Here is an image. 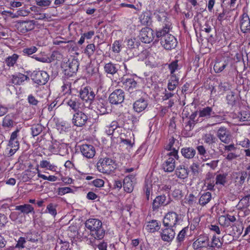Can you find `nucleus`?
I'll use <instances>...</instances> for the list:
<instances>
[{
	"label": "nucleus",
	"mask_w": 250,
	"mask_h": 250,
	"mask_svg": "<svg viewBox=\"0 0 250 250\" xmlns=\"http://www.w3.org/2000/svg\"><path fill=\"white\" fill-rule=\"evenodd\" d=\"M168 28L166 29H157L155 31V36L157 39L160 40L161 45L166 50H171L177 45V41L175 37L169 34L172 28L167 26Z\"/></svg>",
	"instance_id": "nucleus-1"
},
{
	"label": "nucleus",
	"mask_w": 250,
	"mask_h": 250,
	"mask_svg": "<svg viewBox=\"0 0 250 250\" xmlns=\"http://www.w3.org/2000/svg\"><path fill=\"white\" fill-rule=\"evenodd\" d=\"M85 226L89 230L90 235L94 239L102 240L104 236V230L102 222L96 218H90L85 222Z\"/></svg>",
	"instance_id": "nucleus-2"
},
{
	"label": "nucleus",
	"mask_w": 250,
	"mask_h": 250,
	"mask_svg": "<svg viewBox=\"0 0 250 250\" xmlns=\"http://www.w3.org/2000/svg\"><path fill=\"white\" fill-rule=\"evenodd\" d=\"M121 82L125 90L129 93L131 98H136L143 93L142 90L140 89L139 83L132 76L129 77L124 75L122 78Z\"/></svg>",
	"instance_id": "nucleus-3"
},
{
	"label": "nucleus",
	"mask_w": 250,
	"mask_h": 250,
	"mask_svg": "<svg viewBox=\"0 0 250 250\" xmlns=\"http://www.w3.org/2000/svg\"><path fill=\"white\" fill-rule=\"evenodd\" d=\"M96 167L101 173L110 174L116 168L115 161L108 157L101 158L98 160Z\"/></svg>",
	"instance_id": "nucleus-4"
},
{
	"label": "nucleus",
	"mask_w": 250,
	"mask_h": 250,
	"mask_svg": "<svg viewBox=\"0 0 250 250\" xmlns=\"http://www.w3.org/2000/svg\"><path fill=\"white\" fill-rule=\"evenodd\" d=\"M178 150L174 148L172 151L168 152L165 156L162 167L165 171L170 172L175 168V160L178 159Z\"/></svg>",
	"instance_id": "nucleus-5"
},
{
	"label": "nucleus",
	"mask_w": 250,
	"mask_h": 250,
	"mask_svg": "<svg viewBox=\"0 0 250 250\" xmlns=\"http://www.w3.org/2000/svg\"><path fill=\"white\" fill-rule=\"evenodd\" d=\"M179 215L174 211L167 212L165 216L163 224L164 227L174 228L179 221Z\"/></svg>",
	"instance_id": "nucleus-6"
},
{
	"label": "nucleus",
	"mask_w": 250,
	"mask_h": 250,
	"mask_svg": "<svg viewBox=\"0 0 250 250\" xmlns=\"http://www.w3.org/2000/svg\"><path fill=\"white\" fill-rule=\"evenodd\" d=\"M79 95L81 100L89 104L88 107H90L95 97L92 89L88 86L82 88L80 90Z\"/></svg>",
	"instance_id": "nucleus-7"
},
{
	"label": "nucleus",
	"mask_w": 250,
	"mask_h": 250,
	"mask_svg": "<svg viewBox=\"0 0 250 250\" xmlns=\"http://www.w3.org/2000/svg\"><path fill=\"white\" fill-rule=\"evenodd\" d=\"M31 78L34 83L39 85H44L47 82L49 75L44 71H34Z\"/></svg>",
	"instance_id": "nucleus-8"
},
{
	"label": "nucleus",
	"mask_w": 250,
	"mask_h": 250,
	"mask_svg": "<svg viewBox=\"0 0 250 250\" xmlns=\"http://www.w3.org/2000/svg\"><path fill=\"white\" fill-rule=\"evenodd\" d=\"M154 15L160 25L162 26V27L159 29H166V28H168L167 27L168 25L170 26V28H172V23L167 17V14L166 12L158 11L155 13Z\"/></svg>",
	"instance_id": "nucleus-9"
},
{
	"label": "nucleus",
	"mask_w": 250,
	"mask_h": 250,
	"mask_svg": "<svg viewBox=\"0 0 250 250\" xmlns=\"http://www.w3.org/2000/svg\"><path fill=\"white\" fill-rule=\"evenodd\" d=\"M88 120V116L82 110L74 114L72 119V124L78 127H82Z\"/></svg>",
	"instance_id": "nucleus-10"
},
{
	"label": "nucleus",
	"mask_w": 250,
	"mask_h": 250,
	"mask_svg": "<svg viewBox=\"0 0 250 250\" xmlns=\"http://www.w3.org/2000/svg\"><path fill=\"white\" fill-rule=\"evenodd\" d=\"M67 104L75 112L82 110L83 108V104L78 96L72 95L66 101Z\"/></svg>",
	"instance_id": "nucleus-11"
},
{
	"label": "nucleus",
	"mask_w": 250,
	"mask_h": 250,
	"mask_svg": "<svg viewBox=\"0 0 250 250\" xmlns=\"http://www.w3.org/2000/svg\"><path fill=\"white\" fill-rule=\"evenodd\" d=\"M125 99L124 91L121 89H117L112 92L108 98L109 102L113 104L122 103Z\"/></svg>",
	"instance_id": "nucleus-12"
},
{
	"label": "nucleus",
	"mask_w": 250,
	"mask_h": 250,
	"mask_svg": "<svg viewBox=\"0 0 250 250\" xmlns=\"http://www.w3.org/2000/svg\"><path fill=\"white\" fill-rule=\"evenodd\" d=\"M139 37L141 41L146 43H150L155 37L153 30L148 27L143 28L141 29Z\"/></svg>",
	"instance_id": "nucleus-13"
},
{
	"label": "nucleus",
	"mask_w": 250,
	"mask_h": 250,
	"mask_svg": "<svg viewBox=\"0 0 250 250\" xmlns=\"http://www.w3.org/2000/svg\"><path fill=\"white\" fill-rule=\"evenodd\" d=\"M148 104V100L147 97L142 96L133 103V108L135 112L140 113L144 111L147 108Z\"/></svg>",
	"instance_id": "nucleus-14"
},
{
	"label": "nucleus",
	"mask_w": 250,
	"mask_h": 250,
	"mask_svg": "<svg viewBox=\"0 0 250 250\" xmlns=\"http://www.w3.org/2000/svg\"><path fill=\"white\" fill-rule=\"evenodd\" d=\"M175 230L172 227H164L161 229L160 236L161 239L165 242H171L174 238Z\"/></svg>",
	"instance_id": "nucleus-15"
},
{
	"label": "nucleus",
	"mask_w": 250,
	"mask_h": 250,
	"mask_svg": "<svg viewBox=\"0 0 250 250\" xmlns=\"http://www.w3.org/2000/svg\"><path fill=\"white\" fill-rule=\"evenodd\" d=\"M167 197L163 194L158 195L153 200L152 204V208L153 211H158L159 208L161 206H166L170 203V201L166 202Z\"/></svg>",
	"instance_id": "nucleus-16"
},
{
	"label": "nucleus",
	"mask_w": 250,
	"mask_h": 250,
	"mask_svg": "<svg viewBox=\"0 0 250 250\" xmlns=\"http://www.w3.org/2000/svg\"><path fill=\"white\" fill-rule=\"evenodd\" d=\"M17 27L19 32L25 33L33 30L35 28V24L33 21H22L18 23Z\"/></svg>",
	"instance_id": "nucleus-17"
},
{
	"label": "nucleus",
	"mask_w": 250,
	"mask_h": 250,
	"mask_svg": "<svg viewBox=\"0 0 250 250\" xmlns=\"http://www.w3.org/2000/svg\"><path fill=\"white\" fill-rule=\"evenodd\" d=\"M217 136L220 141L225 144H229L230 141L231 135L225 127H221L218 129Z\"/></svg>",
	"instance_id": "nucleus-18"
},
{
	"label": "nucleus",
	"mask_w": 250,
	"mask_h": 250,
	"mask_svg": "<svg viewBox=\"0 0 250 250\" xmlns=\"http://www.w3.org/2000/svg\"><path fill=\"white\" fill-rule=\"evenodd\" d=\"M96 108L99 111V114L101 115L105 114L108 113L107 107L108 106V102L107 100L102 98H97L95 101Z\"/></svg>",
	"instance_id": "nucleus-19"
},
{
	"label": "nucleus",
	"mask_w": 250,
	"mask_h": 250,
	"mask_svg": "<svg viewBox=\"0 0 250 250\" xmlns=\"http://www.w3.org/2000/svg\"><path fill=\"white\" fill-rule=\"evenodd\" d=\"M80 150L83 155L87 158H92L95 155V149L91 145L83 144L80 147Z\"/></svg>",
	"instance_id": "nucleus-20"
},
{
	"label": "nucleus",
	"mask_w": 250,
	"mask_h": 250,
	"mask_svg": "<svg viewBox=\"0 0 250 250\" xmlns=\"http://www.w3.org/2000/svg\"><path fill=\"white\" fill-rule=\"evenodd\" d=\"M194 249L207 248L209 246V238L207 236H200L192 244Z\"/></svg>",
	"instance_id": "nucleus-21"
},
{
	"label": "nucleus",
	"mask_w": 250,
	"mask_h": 250,
	"mask_svg": "<svg viewBox=\"0 0 250 250\" xmlns=\"http://www.w3.org/2000/svg\"><path fill=\"white\" fill-rule=\"evenodd\" d=\"M134 176L133 175H129L126 176L123 181V187L125 192L131 193L134 188L133 185Z\"/></svg>",
	"instance_id": "nucleus-22"
},
{
	"label": "nucleus",
	"mask_w": 250,
	"mask_h": 250,
	"mask_svg": "<svg viewBox=\"0 0 250 250\" xmlns=\"http://www.w3.org/2000/svg\"><path fill=\"white\" fill-rule=\"evenodd\" d=\"M175 173L178 178L185 179L188 176L189 170L188 167L183 165H180L176 168Z\"/></svg>",
	"instance_id": "nucleus-23"
},
{
	"label": "nucleus",
	"mask_w": 250,
	"mask_h": 250,
	"mask_svg": "<svg viewBox=\"0 0 250 250\" xmlns=\"http://www.w3.org/2000/svg\"><path fill=\"white\" fill-rule=\"evenodd\" d=\"M240 27L243 33H246L250 30V19L248 15L246 13H244L241 16Z\"/></svg>",
	"instance_id": "nucleus-24"
},
{
	"label": "nucleus",
	"mask_w": 250,
	"mask_h": 250,
	"mask_svg": "<svg viewBox=\"0 0 250 250\" xmlns=\"http://www.w3.org/2000/svg\"><path fill=\"white\" fill-rule=\"evenodd\" d=\"M29 79V77L27 76L20 73L12 75L11 82L14 84L21 85L24 82Z\"/></svg>",
	"instance_id": "nucleus-25"
},
{
	"label": "nucleus",
	"mask_w": 250,
	"mask_h": 250,
	"mask_svg": "<svg viewBox=\"0 0 250 250\" xmlns=\"http://www.w3.org/2000/svg\"><path fill=\"white\" fill-rule=\"evenodd\" d=\"M161 227L160 223L156 220H152L147 223L146 229L149 232L153 233L158 231Z\"/></svg>",
	"instance_id": "nucleus-26"
},
{
	"label": "nucleus",
	"mask_w": 250,
	"mask_h": 250,
	"mask_svg": "<svg viewBox=\"0 0 250 250\" xmlns=\"http://www.w3.org/2000/svg\"><path fill=\"white\" fill-rule=\"evenodd\" d=\"M11 220L17 225H21L25 222V215L20 212H12L9 215Z\"/></svg>",
	"instance_id": "nucleus-27"
},
{
	"label": "nucleus",
	"mask_w": 250,
	"mask_h": 250,
	"mask_svg": "<svg viewBox=\"0 0 250 250\" xmlns=\"http://www.w3.org/2000/svg\"><path fill=\"white\" fill-rule=\"evenodd\" d=\"M15 210H19L22 214L25 215L29 213H35L34 208L30 204H23L22 205H19L15 207Z\"/></svg>",
	"instance_id": "nucleus-28"
},
{
	"label": "nucleus",
	"mask_w": 250,
	"mask_h": 250,
	"mask_svg": "<svg viewBox=\"0 0 250 250\" xmlns=\"http://www.w3.org/2000/svg\"><path fill=\"white\" fill-rule=\"evenodd\" d=\"M247 176V173L245 171L234 172L232 174V177L235 180V182L240 185L244 183Z\"/></svg>",
	"instance_id": "nucleus-29"
},
{
	"label": "nucleus",
	"mask_w": 250,
	"mask_h": 250,
	"mask_svg": "<svg viewBox=\"0 0 250 250\" xmlns=\"http://www.w3.org/2000/svg\"><path fill=\"white\" fill-rule=\"evenodd\" d=\"M214 115L215 113L213 111L212 108L209 106L203 108L199 111V118L204 117L208 119L214 116Z\"/></svg>",
	"instance_id": "nucleus-30"
},
{
	"label": "nucleus",
	"mask_w": 250,
	"mask_h": 250,
	"mask_svg": "<svg viewBox=\"0 0 250 250\" xmlns=\"http://www.w3.org/2000/svg\"><path fill=\"white\" fill-rule=\"evenodd\" d=\"M181 154L184 158L188 159H192L196 154V150L192 147H186L181 149Z\"/></svg>",
	"instance_id": "nucleus-31"
},
{
	"label": "nucleus",
	"mask_w": 250,
	"mask_h": 250,
	"mask_svg": "<svg viewBox=\"0 0 250 250\" xmlns=\"http://www.w3.org/2000/svg\"><path fill=\"white\" fill-rule=\"evenodd\" d=\"M182 68V65L179 63L178 60L172 61L168 64V68L170 71V75H176L175 72Z\"/></svg>",
	"instance_id": "nucleus-32"
},
{
	"label": "nucleus",
	"mask_w": 250,
	"mask_h": 250,
	"mask_svg": "<svg viewBox=\"0 0 250 250\" xmlns=\"http://www.w3.org/2000/svg\"><path fill=\"white\" fill-rule=\"evenodd\" d=\"M195 125V124L193 122H191V121L188 122L185 121V125L183 130V133L185 136L187 137L192 136V134L191 132V131L193 129Z\"/></svg>",
	"instance_id": "nucleus-33"
},
{
	"label": "nucleus",
	"mask_w": 250,
	"mask_h": 250,
	"mask_svg": "<svg viewBox=\"0 0 250 250\" xmlns=\"http://www.w3.org/2000/svg\"><path fill=\"white\" fill-rule=\"evenodd\" d=\"M117 65L111 62L105 63L104 66V70L107 73L111 75H114L118 71Z\"/></svg>",
	"instance_id": "nucleus-34"
},
{
	"label": "nucleus",
	"mask_w": 250,
	"mask_h": 250,
	"mask_svg": "<svg viewBox=\"0 0 250 250\" xmlns=\"http://www.w3.org/2000/svg\"><path fill=\"white\" fill-rule=\"evenodd\" d=\"M227 173L217 174L214 180L216 185L224 186L227 183Z\"/></svg>",
	"instance_id": "nucleus-35"
},
{
	"label": "nucleus",
	"mask_w": 250,
	"mask_h": 250,
	"mask_svg": "<svg viewBox=\"0 0 250 250\" xmlns=\"http://www.w3.org/2000/svg\"><path fill=\"white\" fill-rule=\"evenodd\" d=\"M211 197V193L209 192H206L200 197L199 204L202 206H204L210 201Z\"/></svg>",
	"instance_id": "nucleus-36"
},
{
	"label": "nucleus",
	"mask_w": 250,
	"mask_h": 250,
	"mask_svg": "<svg viewBox=\"0 0 250 250\" xmlns=\"http://www.w3.org/2000/svg\"><path fill=\"white\" fill-rule=\"evenodd\" d=\"M118 126V122L116 121H113L110 125L105 126V132L108 135H112L115 130L117 128Z\"/></svg>",
	"instance_id": "nucleus-37"
},
{
	"label": "nucleus",
	"mask_w": 250,
	"mask_h": 250,
	"mask_svg": "<svg viewBox=\"0 0 250 250\" xmlns=\"http://www.w3.org/2000/svg\"><path fill=\"white\" fill-rule=\"evenodd\" d=\"M140 21L144 25H149L151 23V19L148 13L142 14L139 17Z\"/></svg>",
	"instance_id": "nucleus-38"
},
{
	"label": "nucleus",
	"mask_w": 250,
	"mask_h": 250,
	"mask_svg": "<svg viewBox=\"0 0 250 250\" xmlns=\"http://www.w3.org/2000/svg\"><path fill=\"white\" fill-rule=\"evenodd\" d=\"M40 166L41 168H47V169L55 172L57 169V166L54 164H51L49 161L47 160H42L40 162Z\"/></svg>",
	"instance_id": "nucleus-39"
},
{
	"label": "nucleus",
	"mask_w": 250,
	"mask_h": 250,
	"mask_svg": "<svg viewBox=\"0 0 250 250\" xmlns=\"http://www.w3.org/2000/svg\"><path fill=\"white\" fill-rule=\"evenodd\" d=\"M14 123L12 116L8 114L3 118L2 125L4 127L11 128L13 126Z\"/></svg>",
	"instance_id": "nucleus-40"
},
{
	"label": "nucleus",
	"mask_w": 250,
	"mask_h": 250,
	"mask_svg": "<svg viewBox=\"0 0 250 250\" xmlns=\"http://www.w3.org/2000/svg\"><path fill=\"white\" fill-rule=\"evenodd\" d=\"M18 58L19 56L17 54H14L6 59L5 63L9 67L13 66L16 63Z\"/></svg>",
	"instance_id": "nucleus-41"
},
{
	"label": "nucleus",
	"mask_w": 250,
	"mask_h": 250,
	"mask_svg": "<svg viewBox=\"0 0 250 250\" xmlns=\"http://www.w3.org/2000/svg\"><path fill=\"white\" fill-rule=\"evenodd\" d=\"M95 45L93 43L88 44L84 50V53L90 58L95 51Z\"/></svg>",
	"instance_id": "nucleus-42"
},
{
	"label": "nucleus",
	"mask_w": 250,
	"mask_h": 250,
	"mask_svg": "<svg viewBox=\"0 0 250 250\" xmlns=\"http://www.w3.org/2000/svg\"><path fill=\"white\" fill-rule=\"evenodd\" d=\"M188 230V229L185 227L179 232L176 240L180 245L184 241Z\"/></svg>",
	"instance_id": "nucleus-43"
},
{
	"label": "nucleus",
	"mask_w": 250,
	"mask_h": 250,
	"mask_svg": "<svg viewBox=\"0 0 250 250\" xmlns=\"http://www.w3.org/2000/svg\"><path fill=\"white\" fill-rule=\"evenodd\" d=\"M36 174V172L31 170H27L22 173V179L24 182L28 181Z\"/></svg>",
	"instance_id": "nucleus-44"
},
{
	"label": "nucleus",
	"mask_w": 250,
	"mask_h": 250,
	"mask_svg": "<svg viewBox=\"0 0 250 250\" xmlns=\"http://www.w3.org/2000/svg\"><path fill=\"white\" fill-rule=\"evenodd\" d=\"M222 246V242L220 241L219 238L216 237L215 235L213 236L211 244L209 246L212 248L219 249Z\"/></svg>",
	"instance_id": "nucleus-45"
},
{
	"label": "nucleus",
	"mask_w": 250,
	"mask_h": 250,
	"mask_svg": "<svg viewBox=\"0 0 250 250\" xmlns=\"http://www.w3.org/2000/svg\"><path fill=\"white\" fill-rule=\"evenodd\" d=\"M53 43L55 45H61L62 44H66V45L64 46L62 45V47L65 48L69 49L72 46L71 44L73 43V42L72 41H68L66 42L56 39L53 40Z\"/></svg>",
	"instance_id": "nucleus-46"
},
{
	"label": "nucleus",
	"mask_w": 250,
	"mask_h": 250,
	"mask_svg": "<svg viewBox=\"0 0 250 250\" xmlns=\"http://www.w3.org/2000/svg\"><path fill=\"white\" fill-rule=\"evenodd\" d=\"M227 64L220 62H217L215 63L213 69L216 73H220L222 72L226 67Z\"/></svg>",
	"instance_id": "nucleus-47"
},
{
	"label": "nucleus",
	"mask_w": 250,
	"mask_h": 250,
	"mask_svg": "<svg viewBox=\"0 0 250 250\" xmlns=\"http://www.w3.org/2000/svg\"><path fill=\"white\" fill-rule=\"evenodd\" d=\"M203 140L205 143L210 145L215 143L216 138L213 134L208 133L205 135Z\"/></svg>",
	"instance_id": "nucleus-48"
},
{
	"label": "nucleus",
	"mask_w": 250,
	"mask_h": 250,
	"mask_svg": "<svg viewBox=\"0 0 250 250\" xmlns=\"http://www.w3.org/2000/svg\"><path fill=\"white\" fill-rule=\"evenodd\" d=\"M78 62L76 60H73L68 65V70L72 73H76L78 69Z\"/></svg>",
	"instance_id": "nucleus-49"
},
{
	"label": "nucleus",
	"mask_w": 250,
	"mask_h": 250,
	"mask_svg": "<svg viewBox=\"0 0 250 250\" xmlns=\"http://www.w3.org/2000/svg\"><path fill=\"white\" fill-rule=\"evenodd\" d=\"M46 212H48L55 217L57 214L56 206L54 205L52 203H50L46 207Z\"/></svg>",
	"instance_id": "nucleus-50"
},
{
	"label": "nucleus",
	"mask_w": 250,
	"mask_h": 250,
	"mask_svg": "<svg viewBox=\"0 0 250 250\" xmlns=\"http://www.w3.org/2000/svg\"><path fill=\"white\" fill-rule=\"evenodd\" d=\"M239 120L241 122L250 121V114L246 111L240 112L238 116Z\"/></svg>",
	"instance_id": "nucleus-51"
},
{
	"label": "nucleus",
	"mask_w": 250,
	"mask_h": 250,
	"mask_svg": "<svg viewBox=\"0 0 250 250\" xmlns=\"http://www.w3.org/2000/svg\"><path fill=\"white\" fill-rule=\"evenodd\" d=\"M31 129L32 134L34 137L38 135L42 131V127L39 124L33 125Z\"/></svg>",
	"instance_id": "nucleus-52"
},
{
	"label": "nucleus",
	"mask_w": 250,
	"mask_h": 250,
	"mask_svg": "<svg viewBox=\"0 0 250 250\" xmlns=\"http://www.w3.org/2000/svg\"><path fill=\"white\" fill-rule=\"evenodd\" d=\"M112 50L115 53H119L121 50V42L120 41H115L112 45Z\"/></svg>",
	"instance_id": "nucleus-53"
},
{
	"label": "nucleus",
	"mask_w": 250,
	"mask_h": 250,
	"mask_svg": "<svg viewBox=\"0 0 250 250\" xmlns=\"http://www.w3.org/2000/svg\"><path fill=\"white\" fill-rule=\"evenodd\" d=\"M144 190L146 196V198L147 200H148L149 199L150 192L152 190V185L150 183L148 184L147 182H146Z\"/></svg>",
	"instance_id": "nucleus-54"
},
{
	"label": "nucleus",
	"mask_w": 250,
	"mask_h": 250,
	"mask_svg": "<svg viewBox=\"0 0 250 250\" xmlns=\"http://www.w3.org/2000/svg\"><path fill=\"white\" fill-rule=\"evenodd\" d=\"M73 190L69 187L59 188L58 189V194L59 195H63L66 193L72 192Z\"/></svg>",
	"instance_id": "nucleus-55"
},
{
	"label": "nucleus",
	"mask_w": 250,
	"mask_h": 250,
	"mask_svg": "<svg viewBox=\"0 0 250 250\" xmlns=\"http://www.w3.org/2000/svg\"><path fill=\"white\" fill-rule=\"evenodd\" d=\"M38 49L36 46H33L30 47L23 49L22 52L24 55L30 56L37 52Z\"/></svg>",
	"instance_id": "nucleus-56"
},
{
	"label": "nucleus",
	"mask_w": 250,
	"mask_h": 250,
	"mask_svg": "<svg viewBox=\"0 0 250 250\" xmlns=\"http://www.w3.org/2000/svg\"><path fill=\"white\" fill-rule=\"evenodd\" d=\"M26 243L25 238L23 237H20L18 241L15 248H18L19 249H23L25 247V243Z\"/></svg>",
	"instance_id": "nucleus-57"
},
{
	"label": "nucleus",
	"mask_w": 250,
	"mask_h": 250,
	"mask_svg": "<svg viewBox=\"0 0 250 250\" xmlns=\"http://www.w3.org/2000/svg\"><path fill=\"white\" fill-rule=\"evenodd\" d=\"M179 78L176 75H170V78L168 81L167 84H171L174 85L178 86L179 84Z\"/></svg>",
	"instance_id": "nucleus-58"
},
{
	"label": "nucleus",
	"mask_w": 250,
	"mask_h": 250,
	"mask_svg": "<svg viewBox=\"0 0 250 250\" xmlns=\"http://www.w3.org/2000/svg\"><path fill=\"white\" fill-rule=\"evenodd\" d=\"M219 222L221 226L224 227L230 226V223H229L228 219L225 215H222L219 218Z\"/></svg>",
	"instance_id": "nucleus-59"
},
{
	"label": "nucleus",
	"mask_w": 250,
	"mask_h": 250,
	"mask_svg": "<svg viewBox=\"0 0 250 250\" xmlns=\"http://www.w3.org/2000/svg\"><path fill=\"white\" fill-rule=\"evenodd\" d=\"M138 43L135 39L127 40V45L130 49L134 48L136 45L138 46Z\"/></svg>",
	"instance_id": "nucleus-60"
},
{
	"label": "nucleus",
	"mask_w": 250,
	"mask_h": 250,
	"mask_svg": "<svg viewBox=\"0 0 250 250\" xmlns=\"http://www.w3.org/2000/svg\"><path fill=\"white\" fill-rule=\"evenodd\" d=\"M176 139L174 138V137H172L169 139V143L165 147V149L168 151H172V150L174 148H172L175 142Z\"/></svg>",
	"instance_id": "nucleus-61"
},
{
	"label": "nucleus",
	"mask_w": 250,
	"mask_h": 250,
	"mask_svg": "<svg viewBox=\"0 0 250 250\" xmlns=\"http://www.w3.org/2000/svg\"><path fill=\"white\" fill-rule=\"evenodd\" d=\"M227 100L229 104H232L235 101V93L231 91L229 94L227 96Z\"/></svg>",
	"instance_id": "nucleus-62"
},
{
	"label": "nucleus",
	"mask_w": 250,
	"mask_h": 250,
	"mask_svg": "<svg viewBox=\"0 0 250 250\" xmlns=\"http://www.w3.org/2000/svg\"><path fill=\"white\" fill-rule=\"evenodd\" d=\"M20 143L18 140H13L9 139L8 142V146L10 147H16V148H19Z\"/></svg>",
	"instance_id": "nucleus-63"
},
{
	"label": "nucleus",
	"mask_w": 250,
	"mask_h": 250,
	"mask_svg": "<svg viewBox=\"0 0 250 250\" xmlns=\"http://www.w3.org/2000/svg\"><path fill=\"white\" fill-rule=\"evenodd\" d=\"M171 188L170 185L162 184L159 186V189L160 191H165L169 193Z\"/></svg>",
	"instance_id": "nucleus-64"
}]
</instances>
